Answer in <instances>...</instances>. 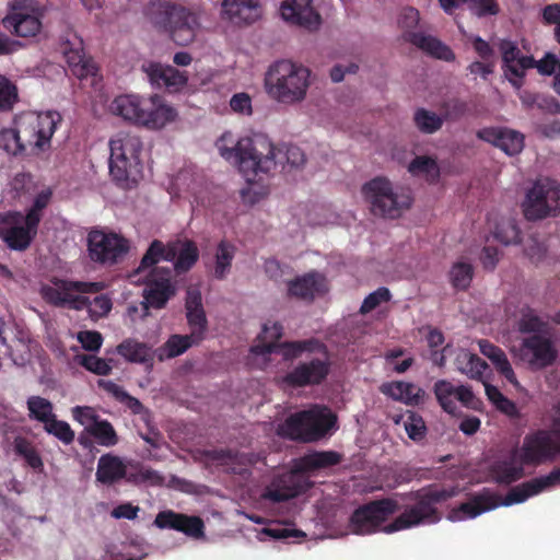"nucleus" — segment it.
I'll return each instance as SVG.
<instances>
[{
  "mask_svg": "<svg viewBox=\"0 0 560 560\" xmlns=\"http://www.w3.org/2000/svg\"><path fill=\"white\" fill-rule=\"evenodd\" d=\"M453 495L454 491L447 489H432L422 494L416 493V503L405 506L402 513L386 526L383 524L390 515L401 510V506L393 498L373 500L352 512L349 528L357 535H370L378 530L392 534L421 524H434L441 520L436 504Z\"/></svg>",
  "mask_w": 560,
  "mask_h": 560,
  "instance_id": "1",
  "label": "nucleus"
},
{
  "mask_svg": "<svg viewBox=\"0 0 560 560\" xmlns=\"http://www.w3.org/2000/svg\"><path fill=\"white\" fill-rule=\"evenodd\" d=\"M560 452L558 431L537 430L525 435L521 446L513 447L506 457L490 466V475L499 485H512L525 477V467H537Z\"/></svg>",
  "mask_w": 560,
  "mask_h": 560,
  "instance_id": "2",
  "label": "nucleus"
},
{
  "mask_svg": "<svg viewBox=\"0 0 560 560\" xmlns=\"http://www.w3.org/2000/svg\"><path fill=\"white\" fill-rule=\"evenodd\" d=\"M217 148L223 159L237 165L248 182L275 170L282 154L262 133L241 138L234 143L232 135L226 132L217 141Z\"/></svg>",
  "mask_w": 560,
  "mask_h": 560,
  "instance_id": "3",
  "label": "nucleus"
},
{
  "mask_svg": "<svg viewBox=\"0 0 560 560\" xmlns=\"http://www.w3.org/2000/svg\"><path fill=\"white\" fill-rule=\"evenodd\" d=\"M560 482V467H555L548 475L533 478L512 487L503 500L501 497L483 488L481 491L470 494L466 502L454 508L448 515L451 521L475 518L482 513L492 511L500 505H513L525 502L527 499L549 490Z\"/></svg>",
  "mask_w": 560,
  "mask_h": 560,
  "instance_id": "4",
  "label": "nucleus"
},
{
  "mask_svg": "<svg viewBox=\"0 0 560 560\" xmlns=\"http://www.w3.org/2000/svg\"><path fill=\"white\" fill-rule=\"evenodd\" d=\"M143 16L154 32L178 46L194 43L201 26L196 10L170 0L150 1L143 9Z\"/></svg>",
  "mask_w": 560,
  "mask_h": 560,
  "instance_id": "5",
  "label": "nucleus"
},
{
  "mask_svg": "<svg viewBox=\"0 0 560 560\" xmlns=\"http://www.w3.org/2000/svg\"><path fill=\"white\" fill-rule=\"evenodd\" d=\"M109 112L125 121L150 130L162 129L177 117L176 109L164 103L159 95H118L110 102Z\"/></svg>",
  "mask_w": 560,
  "mask_h": 560,
  "instance_id": "6",
  "label": "nucleus"
},
{
  "mask_svg": "<svg viewBox=\"0 0 560 560\" xmlns=\"http://www.w3.org/2000/svg\"><path fill=\"white\" fill-rule=\"evenodd\" d=\"M311 71L290 60L273 62L266 74L267 93L278 103L293 105L305 100Z\"/></svg>",
  "mask_w": 560,
  "mask_h": 560,
  "instance_id": "7",
  "label": "nucleus"
},
{
  "mask_svg": "<svg viewBox=\"0 0 560 560\" xmlns=\"http://www.w3.org/2000/svg\"><path fill=\"white\" fill-rule=\"evenodd\" d=\"M337 427V416L326 406L313 405L289 416L279 427V433L292 441L317 442Z\"/></svg>",
  "mask_w": 560,
  "mask_h": 560,
  "instance_id": "8",
  "label": "nucleus"
},
{
  "mask_svg": "<svg viewBox=\"0 0 560 560\" xmlns=\"http://www.w3.org/2000/svg\"><path fill=\"white\" fill-rule=\"evenodd\" d=\"M109 174L119 184L135 180L139 173L142 142L138 136L119 132L109 141Z\"/></svg>",
  "mask_w": 560,
  "mask_h": 560,
  "instance_id": "9",
  "label": "nucleus"
},
{
  "mask_svg": "<svg viewBox=\"0 0 560 560\" xmlns=\"http://www.w3.org/2000/svg\"><path fill=\"white\" fill-rule=\"evenodd\" d=\"M62 121L61 115L56 110L46 113H23L19 115L14 125L25 148L46 150L50 147V139L57 126Z\"/></svg>",
  "mask_w": 560,
  "mask_h": 560,
  "instance_id": "10",
  "label": "nucleus"
},
{
  "mask_svg": "<svg viewBox=\"0 0 560 560\" xmlns=\"http://www.w3.org/2000/svg\"><path fill=\"white\" fill-rule=\"evenodd\" d=\"M361 191L371 212L376 217L396 219L411 206V199L395 194L392 183L385 177L378 176L369 180Z\"/></svg>",
  "mask_w": 560,
  "mask_h": 560,
  "instance_id": "11",
  "label": "nucleus"
},
{
  "mask_svg": "<svg viewBox=\"0 0 560 560\" xmlns=\"http://www.w3.org/2000/svg\"><path fill=\"white\" fill-rule=\"evenodd\" d=\"M44 12L35 0H13L9 3L2 25L18 37H33L42 30Z\"/></svg>",
  "mask_w": 560,
  "mask_h": 560,
  "instance_id": "12",
  "label": "nucleus"
},
{
  "mask_svg": "<svg viewBox=\"0 0 560 560\" xmlns=\"http://www.w3.org/2000/svg\"><path fill=\"white\" fill-rule=\"evenodd\" d=\"M560 189L549 178L538 179L527 190L522 203L524 217L528 221L542 220L558 208Z\"/></svg>",
  "mask_w": 560,
  "mask_h": 560,
  "instance_id": "13",
  "label": "nucleus"
},
{
  "mask_svg": "<svg viewBox=\"0 0 560 560\" xmlns=\"http://www.w3.org/2000/svg\"><path fill=\"white\" fill-rule=\"evenodd\" d=\"M89 257L94 262L114 265L129 250L128 241L113 232L92 230L88 234Z\"/></svg>",
  "mask_w": 560,
  "mask_h": 560,
  "instance_id": "14",
  "label": "nucleus"
},
{
  "mask_svg": "<svg viewBox=\"0 0 560 560\" xmlns=\"http://www.w3.org/2000/svg\"><path fill=\"white\" fill-rule=\"evenodd\" d=\"M143 307L145 310L164 308L167 302L176 294V287L172 281L170 268H154L144 276Z\"/></svg>",
  "mask_w": 560,
  "mask_h": 560,
  "instance_id": "15",
  "label": "nucleus"
},
{
  "mask_svg": "<svg viewBox=\"0 0 560 560\" xmlns=\"http://www.w3.org/2000/svg\"><path fill=\"white\" fill-rule=\"evenodd\" d=\"M518 355L530 370H541L551 365L558 355L552 332L525 337L520 345Z\"/></svg>",
  "mask_w": 560,
  "mask_h": 560,
  "instance_id": "16",
  "label": "nucleus"
},
{
  "mask_svg": "<svg viewBox=\"0 0 560 560\" xmlns=\"http://www.w3.org/2000/svg\"><path fill=\"white\" fill-rule=\"evenodd\" d=\"M50 282L52 285H42L40 295L48 304L58 307L66 306L69 291H78L80 294L98 293L106 288L103 281H72L54 277Z\"/></svg>",
  "mask_w": 560,
  "mask_h": 560,
  "instance_id": "17",
  "label": "nucleus"
},
{
  "mask_svg": "<svg viewBox=\"0 0 560 560\" xmlns=\"http://www.w3.org/2000/svg\"><path fill=\"white\" fill-rule=\"evenodd\" d=\"M330 372L328 358H314L306 362H300L288 372L282 382L293 388L314 386L322 384Z\"/></svg>",
  "mask_w": 560,
  "mask_h": 560,
  "instance_id": "18",
  "label": "nucleus"
},
{
  "mask_svg": "<svg viewBox=\"0 0 560 560\" xmlns=\"http://www.w3.org/2000/svg\"><path fill=\"white\" fill-rule=\"evenodd\" d=\"M22 219L20 212H13L7 214L0 222V238L14 250L27 249L36 236L24 225H20Z\"/></svg>",
  "mask_w": 560,
  "mask_h": 560,
  "instance_id": "19",
  "label": "nucleus"
},
{
  "mask_svg": "<svg viewBox=\"0 0 560 560\" xmlns=\"http://www.w3.org/2000/svg\"><path fill=\"white\" fill-rule=\"evenodd\" d=\"M199 260L197 244L188 238H177L168 242L165 261H173L177 276L185 275L192 269Z\"/></svg>",
  "mask_w": 560,
  "mask_h": 560,
  "instance_id": "20",
  "label": "nucleus"
},
{
  "mask_svg": "<svg viewBox=\"0 0 560 560\" xmlns=\"http://www.w3.org/2000/svg\"><path fill=\"white\" fill-rule=\"evenodd\" d=\"M288 292L290 296L312 302L316 296L328 292V281L323 273L313 270L291 280Z\"/></svg>",
  "mask_w": 560,
  "mask_h": 560,
  "instance_id": "21",
  "label": "nucleus"
},
{
  "mask_svg": "<svg viewBox=\"0 0 560 560\" xmlns=\"http://www.w3.org/2000/svg\"><path fill=\"white\" fill-rule=\"evenodd\" d=\"M154 525L159 528H170L182 532L187 536L199 538L203 536L205 524L199 516H189L166 510L158 513Z\"/></svg>",
  "mask_w": 560,
  "mask_h": 560,
  "instance_id": "22",
  "label": "nucleus"
},
{
  "mask_svg": "<svg viewBox=\"0 0 560 560\" xmlns=\"http://www.w3.org/2000/svg\"><path fill=\"white\" fill-rule=\"evenodd\" d=\"M280 11L285 21L308 31L317 30L320 25V15L312 7V0H287Z\"/></svg>",
  "mask_w": 560,
  "mask_h": 560,
  "instance_id": "23",
  "label": "nucleus"
},
{
  "mask_svg": "<svg viewBox=\"0 0 560 560\" xmlns=\"http://www.w3.org/2000/svg\"><path fill=\"white\" fill-rule=\"evenodd\" d=\"M303 492V486L294 471L287 472L273 478L271 483L266 487L261 498L275 503H280L293 499Z\"/></svg>",
  "mask_w": 560,
  "mask_h": 560,
  "instance_id": "24",
  "label": "nucleus"
},
{
  "mask_svg": "<svg viewBox=\"0 0 560 560\" xmlns=\"http://www.w3.org/2000/svg\"><path fill=\"white\" fill-rule=\"evenodd\" d=\"M142 70L147 73L150 82L159 88L164 86L177 91L185 86L188 81L186 72L159 62L143 63Z\"/></svg>",
  "mask_w": 560,
  "mask_h": 560,
  "instance_id": "25",
  "label": "nucleus"
},
{
  "mask_svg": "<svg viewBox=\"0 0 560 560\" xmlns=\"http://www.w3.org/2000/svg\"><path fill=\"white\" fill-rule=\"evenodd\" d=\"M478 138L500 148L508 155H515L523 150L524 136L515 130L485 128L478 131Z\"/></svg>",
  "mask_w": 560,
  "mask_h": 560,
  "instance_id": "26",
  "label": "nucleus"
},
{
  "mask_svg": "<svg viewBox=\"0 0 560 560\" xmlns=\"http://www.w3.org/2000/svg\"><path fill=\"white\" fill-rule=\"evenodd\" d=\"M222 13L234 24H252L260 18L261 8L259 0H223Z\"/></svg>",
  "mask_w": 560,
  "mask_h": 560,
  "instance_id": "27",
  "label": "nucleus"
},
{
  "mask_svg": "<svg viewBox=\"0 0 560 560\" xmlns=\"http://www.w3.org/2000/svg\"><path fill=\"white\" fill-rule=\"evenodd\" d=\"M404 39L433 58L447 62L454 61L456 58L454 51L447 45L431 35L420 32H406L404 33Z\"/></svg>",
  "mask_w": 560,
  "mask_h": 560,
  "instance_id": "28",
  "label": "nucleus"
},
{
  "mask_svg": "<svg viewBox=\"0 0 560 560\" xmlns=\"http://www.w3.org/2000/svg\"><path fill=\"white\" fill-rule=\"evenodd\" d=\"M283 335V326L278 323H266L261 332L258 335L256 342L250 347V354L261 357L264 360L267 355L281 351L282 342H278Z\"/></svg>",
  "mask_w": 560,
  "mask_h": 560,
  "instance_id": "29",
  "label": "nucleus"
},
{
  "mask_svg": "<svg viewBox=\"0 0 560 560\" xmlns=\"http://www.w3.org/2000/svg\"><path fill=\"white\" fill-rule=\"evenodd\" d=\"M116 351L130 363L143 364L147 369L153 368L155 351L147 342L127 338L117 346Z\"/></svg>",
  "mask_w": 560,
  "mask_h": 560,
  "instance_id": "30",
  "label": "nucleus"
},
{
  "mask_svg": "<svg viewBox=\"0 0 560 560\" xmlns=\"http://www.w3.org/2000/svg\"><path fill=\"white\" fill-rule=\"evenodd\" d=\"M95 477L102 485H115L127 477V466L119 456L104 454L98 459Z\"/></svg>",
  "mask_w": 560,
  "mask_h": 560,
  "instance_id": "31",
  "label": "nucleus"
},
{
  "mask_svg": "<svg viewBox=\"0 0 560 560\" xmlns=\"http://www.w3.org/2000/svg\"><path fill=\"white\" fill-rule=\"evenodd\" d=\"M342 456L335 451H316L304 455L296 464V471L313 472L341 463Z\"/></svg>",
  "mask_w": 560,
  "mask_h": 560,
  "instance_id": "32",
  "label": "nucleus"
},
{
  "mask_svg": "<svg viewBox=\"0 0 560 560\" xmlns=\"http://www.w3.org/2000/svg\"><path fill=\"white\" fill-rule=\"evenodd\" d=\"M480 350L494 365L495 370L512 385L517 387L518 381L505 352L488 340L480 341Z\"/></svg>",
  "mask_w": 560,
  "mask_h": 560,
  "instance_id": "33",
  "label": "nucleus"
},
{
  "mask_svg": "<svg viewBox=\"0 0 560 560\" xmlns=\"http://www.w3.org/2000/svg\"><path fill=\"white\" fill-rule=\"evenodd\" d=\"M80 42L75 48L65 46L63 55L72 74L79 79H84L89 75H95L97 68L91 59L85 57Z\"/></svg>",
  "mask_w": 560,
  "mask_h": 560,
  "instance_id": "34",
  "label": "nucleus"
},
{
  "mask_svg": "<svg viewBox=\"0 0 560 560\" xmlns=\"http://www.w3.org/2000/svg\"><path fill=\"white\" fill-rule=\"evenodd\" d=\"M516 328L521 334L529 336L549 335L552 328L547 320H544L535 310L526 306L522 307L520 318L516 322Z\"/></svg>",
  "mask_w": 560,
  "mask_h": 560,
  "instance_id": "35",
  "label": "nucleus"
},
{
  "mask_svg": "<svg viewBox=\"0 0 560 560\" xmlns=\"http://www.w3.org/2000/svg\"><path fill=\"white\" fill-rule=\"evenodd\" d=\"M382 393L395 400L404 401L407 405H418L423 395V390L412 383L396 381L384 384Z\"/></svg>",
  "mask_w": 560,
  "mask_h": 560,
  "instance_id": "36",
  "label": "nucleus"
},
{
  "mask_svg": "<svg viewBox=\"0 0 560 560\" xmlns=\"http://www.w3.org/2000/svg\"><path fill=\"white\" fill-rule=\"evenodd\" d=\"M196 332L189 335H172L159 351V360L172 359L186 352L192 345L199 343Z\"/></svg>",
  "mask_w": 560,
  "mask_h": 560,
  "instance_id": "37",
  "label": "nucleus"
},
{
  "mask_svg": "<svg viewBox=\"0 0 560 560\" xmlns=\"http://www.w3.org/2000/svg\"><path fill=\"white\" fill-rule=\"evenodd\" d=\"M303 352L323 353L327 357V348L317 338L298 341H284L281 345V353L285 360L300 357Z\"/></svg>",
  "mask_w": 560,
  "mask_h": 560,
  "instance_id": "38",
  "label": "nucleus"
},
{
  "mask_svg": "<svg viewBox=\"0 0 560 560\" xmlns=\"http://www.w3.org/2000/svg\"><path fill=\"white\" fill-rule=\"evenodd\" d=\"M235 253L236 247L232 243L223 240L218 244L213 271L215 279L223 280L226 278L231 270Z\"/></svg>",
  "mask_w": 560,
  "mask_h": 560,
  "instance_id": "39",
  "label": "nucleus"
},
{
  "mask_svg": "<svg viewBox=\"0 0 560 560\" xmlns=\"http://www.w3.org/2000/svg\"><path fill=\"white\" fill-rule=\"evenodd\" d=\"M168 249V242L164 244L160 240H154L149 245L144 255L142 256L138 268L135 270L137 275L143 273L147 270L158 268L155 265L160 260H165L166 252Z\"/></svg>",
  "mask_w": 560,
  "mask_h": 560,
  "instance_id": "40",
  "label": "nucleus"
},
{
  "mask_svg": "<svg viewBox=\"0 0 560 560\" xmlns=\"http://www.w3.org/2000/svg\"><path fill=\"white\" fill-rule=\"evenodd\" d=\"M458 386L453 385L446 380H440L434 384L435 397L444 411L454 415L456 411V399Z\"/></svg>",
  "mask_w": 560,
  "mask_h": 560,
  "instance_id": "41",
  "label": "nucleus"
},
{
  "mask_svg": "<svg viewBox=\"0 0 560 560\" xmlns=\"http://www.w3.org/2000/svg\"><path fill=\"white\" fill-rule=\"evenodd\" d=\"M413 175H424L425 179L433 184L440 178V167L436 161L430 156L421 155L415 158L408 167Z\"/></svg>",
  "mask_w": 560,
  "mask_h": 560,
  "instance_id": "42",
  "label": "nucleus"
},
{
  "mask_svg": "<svg viewBox=\"0 0 560 560\" xmlns=\"http://www.w3.org/2000/svg\"><path fill=\"white\" fill-rule=\"evenodd\" d=\"M88 432L102 446L112 447L118 443V435L112 423L107 420L96 419L94 423L88 428Z\"/></svg>",
  "mask_w": 560,
  "mask_h": 560,
  "instance_id": "43",
  "label": "nucleus"
},
{
  "mask_svg": "<svg viewBox=\"0 0 560 560\" xmlns=\"http://www.w3.org/2000/svg\"><path fill=\"white\" fill-rule=\"evenodd\" d=\"M458 369L462 373L468 375L470 378H480L488 368L486 361L471 352H462L457 359Z\"/></svg>",
  "mask_w": 560,
  "mask_h": 560,
  "instance_id": "44",
  "label": "nucleus"
},
{
  "mask_svg": "<svg viewBox=\"0 0 560 560\" xmlns=\"http://www.w3.org/2000/svg\"><path fill=\"white\" fill-rule=\"evenodd\" d=\"M474 278V267L466 261H456L450 270V281L457 290H467Z\"/></svg>",
  "mask_w": 560,
  "mask_h": 560,
  "instance_id": "45",
  "label": "nucleus"
},
{
  "mask_svg": "<svg viewBox=\"0 0 560 560\" xmlns=\"http://www.w3.org/2000/svg\"><path fill=\"white\" fill-rule=\"evenodd\" d=\"M417 128L423 133H434L443 126V119L434 112L418 108L413 116Z\"/></svg>",
  "mask_w": 560,
  "mask_h": 560,
  "instance_id": "46",
  "label": "nucleus"
},
{
  "mask_svg": "<svg viewBox=\"0 0 560 560\" xmlns=\"http://www.w3.org/2000/svg\"><path fill=\"white\" fill-rule=\"evenodd\" d=\"M27 408L30 416L37 421L43 422L44 425L55 416L52 412V404L40 396H31L27 399Z\"/></svg>",
  "mask_w": 560,
  "mask_h": 560,
  "instance_id": "47",
  "label": "nucleus"
},
{
  "mask_svg": "<svg viewBox=\"0 0 560 560\" xmlns=\"http://www.w3.org/2000/svg\"><path fill=\"white\" fill-rule=\"evenodd\" d=\"M535 66L536 60L533 56H520L515 65H509V74L506 78L514 88L521 89L525 70L535 68Z\"/></svg>",
  "mask_w": 560,
  "mask_h": 560,
  "instance_id": "48",
  "label": "nucleus"
},
{
  "mask_svg": "<svg viewBox=\"0 0 560 560\" xmlns=\"http://www.w3.org/2000/svg\"><path fill=\"white\" fill-rule=\"evenodd\" d=\"M19 100L16 85L5 75L0 74V110L9 112Z\"/></svg>",
  "mask_w": 560,
  "mask_h": 560,
  "instance_id": "49",
  "label": "nucleus"
},
{
  "mask_svg": "<svg viewBox=\"0 0 560 560\" xmlns=\"http://www.w3.org/2000/svg\"><path fill=\"white\" fill-rule=\"evenodd\" d=\"M493 236L503 245L517 244L521 242V231L513 221H504L497 224Z\"/></svg>",
  "mask_w": 560,
  "mask_h": 560,
  "instance_id": "50",
  "label": "nucleus"
},
{
  "mask_svg": "<svg viewBox=\"0 0 560 560\" xmlns=\"http://www.w3.org/2000/svg\"><path fill=\"white\" fill-rule=\"evenodd\" d=\"M15 452L22 456L26 464L35 470H42L44 467L43 459L39 453L35 450L31 443L24 439H20L15 442Z\"/></svg>",
  "mask_w": 560,
  "mask_h": 560,
  "instance_id": "51",
  "label": "nucleus"
},
{
  "mask_svg": "<svg viewBox=\"0 0 560 560\" xmlns=\"http://www.w3.org/2000/svg\"><path fill=\"white\" fill-rule=\"evenodd\" d=\"M44 429L65 444H70L74 440V432L69 423L58 420L56 415L44 425Z\"/></svg>",
  "mask_w": 560,
  "mask_h": 560,
  "instance_id": "52",
  "label": "nucleus"
},
{
  "mask_svg": "<svg viewBox=\"0 0 560 560\" xmlns=\"http://www.w3.org/2000/svg\"><path fill=\"white\" fill-rule=\"evenodd\" d=\"M0 147L12 155H18L25 151L16 127L0 131Z\"/></svg>",
  "mask_w": 560,
  "mask_h": 560,
  "instance_id": "53",
  "label": "nucleus"
},
{
  "mask_svg": "<svg viewBox=\"0 0 560 560\" xmlns=\"http://www.w3.org/2000/svg\"><path fill=\"white\" fill-rule=\"evenodd\" d=\"M79 363L88 371L96 375H108L112 372L110 361L95 357L93 354L79 355Z\"/></svg>",
  "mask_w": 560,
  "mask_h": 560,
  "instance_id": "54",
  "label": "nucleus"
},
{
  "mask_svg": "<svg viewBox=\"0 0 560 560\" xmlns=\"http://www.w3.org/2000/svg\"><path fill=\"white\" fill-rule=\"evenodd\" d=\"M405 430L409 436L415 442H420L425 438L427 427L425 423L419 415L415 412H410L405 421Z\"/></svg>",
  "mask_w": 560,
  "mask_h": 560,
  "instance_id": "55",
  "label": "nucleus"
},
{
  "mask_svg": "<svg viewBox=\"0 0 560 560\" xmlns=\"http://www.w3.org/2000/svg\"><path fill=\"white\" fill-rule=\"evenodd\" d=\"M392 298L390 291L385 288L381 287L374 292L370 293L362 302L360 306V313L361 314H368L375 310L380 304L384 302H388Z\"/></svg>",
  "mask_w": 560,
  "mask_h": 560,
  "instance_id": "56",
  "label": "nucleus"
},
{
  "mask_svg": "<svg viewBox=\"0 0 560 560\" xmlns=\"http://www.w3.org/2000/svg\"><path fill=\"white\" fill-rule=\"evenodd\" d=\"M186 317L188 325L191 328V332L197 334V340H202L208 327V320L203 308L186 312Z\"/></svg>",
  "mask_w": 560,
  "mask_h": 560,
  "instance_id": "57",
  "label": "nucleus"
},
{
  "mask_svg": "<svg viewBox=\"0 0 560 560\" xmlns=\"http://www.w3.org/2000/svg\"><path fill=\"white\" fill-rule=\"evenodd\" d=\"M468 8L478 18L497 15L500 12L497 0H469Z\"/></svg>",
  "mask_w": 560,
  "mask_h": 560,
  "instance_id": "58",
  "label": "nucleus"
},
{
  "mask_svg": "<svg viewBox=\"0 0 560 560\" xmlns=\"http://www.w3.org/2000/svg\"><path fill=\"white\" fill-rule=\"evenodd\" d=\"M113 302L112 299L106 294L96 295L93 300H90L88 312L93 318H101L107 316L112 311Z\"/></svg>",
  "mask_w": 560,
  "mask_h": 560,
  "instance_id": "59",
  "label": "nucleus"
},
{
  "mask_svg": "<svg viewBox=\"0 0 560 560\" xmlns=\"http://www.w3.org/2000/svg\"><path fill=\"white\" fill-rule=\"evenodd\" d=\"M77 338L82 348L86 351H98L103 343L102 334L96 330L80 331Z\"/></svg>",
  "mask_w": 560,
  "mask_h": 560,
  "instance_id": "60",
  "label": "nucleus"
},
{
  "mask_svg": "<svg viewBox=\"0 0 560 560\" xmlns=\"http://www.w3.org/2000/svg\"><path fill=\"white\" fill-rule=\"evenodd\" d=\"M502 253L498 247L487 245L482 248L479 259L485 270L493 271L497 268Z\"/></svg>",
  "mask_w": 560,
  "mask_h": 560,
  "instance_id": "61",
  "label": "nucleus"
},
{
  "mask_svg": "<svg viewBox=\"0 0 560 560\" xmlns=\"http://www.w3.org/2000/svg\"><path fill=\"white\" fill-rule=\"evenodd\" d=\"M456 399L466 408L481 410L482 401L475 396L470 387L459 385Z\"/></svg>",
  "mask_w": 560,
  "mask_h": 560,
  "instance_id": "62",
  "label": "nucleus"
},
{
  "mask_svg": "<svg viewBox=\"0 0 560 560\" xmlns=\"http://www.w3.org/2000/svg\"><path fill=\"white\" fill-rule=\"evenodd\" d=\"M542 18L546 24H555L553 35L560 43V3L547 5L542 11Z\"/></svg>",
  "mask_w": 560,
  "mask_h": 560,
  "instance_id": "63",
  "label": "nucleus"
},
{
  "mask_svg": "<svg viewBox=\"0 0 560 560\" xmlns=\"http://www.w3.org/2000/svg\"><path fill=\"white\" fill-rule=\"evenodd\" d=\"M230 106L233 112L242 115H252V98L247 93L234 94L230 101Z\"/></svg>",
  "mask_w": 560,
  "mask_h": 560,
  "instance_id": "64",
  "label": "nucleus"
}]
</instances>
